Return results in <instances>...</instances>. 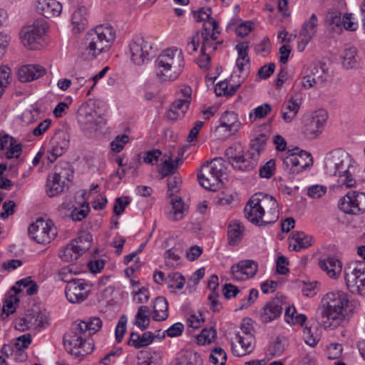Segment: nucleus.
<instances>
[{"mask_svg": "<svg viewBox=\"0 0 365 365\" xmlns=\"http://www.w3.org/2000/svg\"><path fill=\"white\" fill-rule=\"evenodd\" d=\"M245 227L238 220H232L227 227V239L230 245H237L242 240Z\"/></svg>", "mask_w": 365, "mask_h": 365, "instance_id": "473e14b6", "label": "nucleus"}, {"mask_svg": "<svg viewBox=\"0 0 365 365\" xmlns=\"http://www.w3.org/2000/svg\"><path fill=\"white\" fill-rule=\"evenodd\" d=\"M36 11L46 18L59 16L63 6L56 0H38L35 2Z\"/></svg>", "mask_w": 365, "mask_h": 365, "instance_id": "393cba45", "label": "nucleus"}, {"mask_svg": "<svg viewBox=\"0 0 365 365\" xmlns=\"http://www.w3.org/2000/svg\"><path fill=\"white\" fill-rule=\"evenodd\" d=\"M319 267L331 278H337L342 270L341 262L335 257H330L319 262Z\"/></svg>", "mask_w": 365, "mask_h": 365, "instance_id": "c756f323", "label": "nucleus"}, {"mask_svg": "<svg viewBox=\"0 0 365 365\" xmlns=\"http://www.w3.org/2000/svg\"><path fill=\"white\" fill-rule=\"evenodd\" d=\"M68 186V183L55 175L50 174L48 176L46 183V192L49 197H53L63 191L64 188Z\"/></svg>", "mask_w": 365, "mask_h": 365, "instance_id": "58836bf2", "label": "nucleus"}, {"mask_svg": "<svg viewBox=\"0 0 365 365\" xmlns=\"http://www.w3.org/2000/svg\"><path fill=\"white\" fill-rule=\"evenodd\" d=\"M257 269L258 264L255 261L244 259L231 267L230 274L234 280L243 281L255 277Z\"/></svg>", "mask_w": 365, "mask_h": 365, "instance_id": "f3484780", "label": "nucleus"}, {"mask_svg": "<svg viewBox=\"0 0 365 365\" xmlns=\"http://www.w3.org/2000/svg\"><path fill=\"white\" fill-rule=\"evenodd\" d=\"M342 350L341 344L338 343L331 344L327 348L326 354L329 359H336L341 356Z\"/></svg>", "mask_w": 365, "mask_h": 365, "instance_id": "0e129e2a", "label": "nucleus"}, {"mask_svg": "<svg viewBox=\"0 0 365 365\" xmlns=\"http://www.w3.org/2000/svg\"><path fill=\"white\" fill-rule=\"evenodd\" d=\"M129 141V137L127 135H121L117 136L115 140H113L111 143V149L116 153L120 152L125 145L128 143Z\"/></svg>", "mask_w": 365, "mask_h": 365, "instance_id": "774afa93", "label": "nucleus"}, {"mask_svg": "<svg viewBox=\"0 0 365 365\" xmlns=\"http://www.w3.org/2000/svg\"><path fill=\"white\" fill-rule=\"evenodd\" d=\"M220 126L225 128L230 133L237 132L240 127L237 115L234 111H225L220 118Z\"/></svg>", "mask_w": 365, "mask_h": 365, "instance_id": "72a5a7b5", "label": "nucleus"}, {"mask_svg": "<svg viewBox=\"0 0 365 365\" xmlns=\"http://www.w3.org/2000/svg\"><path fill=\"white\" fill-rule=\"evenodd\" d=\"M225 155L230 163L235 169L240 170H250L252 168H245L243 166L250 163L247 154H245L243 146L240 143H235L227 148L225 150Z\"/></svg>", "mask_w": 365, "mask_h": 365, "instance_id": "412c9836", "label": "nucleus"}, {"mask_svg": "<svg viewBox=\"0 0 365 365\" xmlns=\"http://www.w3.org/2000/svg\"><path fill=\"white\" fill-rule=\"evenodd\" d=\"M128 318L125 315H122L117 324L115 327V340L118 343H120L126 331V324Z\"/></svg>", "mask_w": 365, "mask_h": 365, "instance_id": "680f3d73", "label": "nucleus"}, {"mask_svg": "<svg viewBox=\"0 0 365 365\" xmlns=\"http://www.w3.org/2000/svg\"><path fill=\"white\" fill-rule=\"evenodd\" d=\"M155 63L156 76L164 82L177 80L182 74L185 64L182 51L177 48L163 50Z\"/></svg>", "mask_w": 365, "mask_h": 365, "instance_id": "20e7f679", "label": "nucleus"}, {"mask_svg": "<svg viewBox=\"0 0 365 365\" xmlns=\"http://www.w3.org/2000/svg\"><path fill=\"white\" fill-rule=\"evenodd\" d=\"M309 75L314 78L315 81L318 83H323L327 81L328 74L325 68L321 65H314L309 71Z\"/></svg>", "mask_w": 365, "mask_h": 365, "instance_id": "864d4df0", "label": "nucleus"}, {"mask_svg": "<svg viewBox=\"0 0 365 365\" xmlns=\"http://www.w3.org/2000/svg\"><path fill=\"white\" fill-rule=\"evenodd\" d=\"M133 63L140 66L149 62L155 55L157 48L153 42L143 36L134 37L129 44Z\"/></svg>", "mask_w": 365, "mask_h": 365, "instance_id": "6e6552de", "label": "nucleus"}, {"mask_svg": "<svg viewBox=\"0 0 365 365\" xmlns=\"http://www.w3.org/2000/svg\"><path fill=\"white\" fill-rule=\"evenodd\" d=\"M318 18L312 14L309 19L306 20L299 33V42L297 44V50L302 51L310 41L315 36L317 32Z\"/></svg>", "mask_w": 365, "mask_h": 365, "instance_id": "a211bd4d", "label": "nucleus"}, {"mask_svg": "<svg viewBox=\"0 0 365 365\" xmlns=\"http://www.w3.org/2000/svg\"><path fill=\"white\" fill-rule=\"evenodd\" d=\"M205 319L202 314L197 312L190 314L187 319V325L193 329L200 328L203 324Z\"/></svg>", "mask_w": 365, "mask_h": 365, "instance_id": "338daca9", "label": "nucleus"}, {"mask_svg": "<svg viewBox=\"0 0 365 365\" xmlns=\"http://www.w3.org/2000/svg\"><path fill=\"white\" fill-rule=\"evenodd\" d=\"M59 257L65 262H71L77 259L81 254L76 249L75 245L71 241V243L63 247L58 253Z\"/></svg>", "mask_w": 365, "mask_h": 365, "instance_id": "49530a36", "label": "nucleus"}, {"mask_svg": "<svg viewBox=\"0 0 365 365\" xmlns=\"http://www.w3.org/2000/svg\"><path fill=\"white\" fill-rule=\"evenodd\" d=\"M236 343L232 344V351L237 356H242L252 352L254 348L255 335H236Z\"/></svg>", "mask_w": 365, "mask_h": 365, "instance_id": "a878e982", "label": "nucleus"}, {"mask_svg": "<svg viewBox=\"0 0 365 365\" xmlns=\"http://www.w3.org/2000/svg\"><path fill=\"white\" fill-rule=\"evenodd\" d=\"M339 208L344 213L361 215L365 212V192L351 191L342 197Z\"/></svg>", "mask_w": 365, "mask_h": 365, "instance_id": "f8f14e48", "label": "nucleus"}, {"mask_svg": "<svg viewBox=\"0 0 365 365\" xmlns=\"http://www.w3.org/2000/svg\"><path fill=\"white\" fill-rule=\"evenodd\" d=\"M318 83L314 78L309 73H307L302 78L297 80L292 87L297 86L299 91H301V88L307 90L313 88Z\"/></svg>", "mask_w": 365, "mask_h": 365, "instance_id": "052dcab7", "label": "nucleus"}, {"mask_svg": "<svg viewBox=\"0 0 365 365\" xmlns=\"http://www.w3.org/2000/svg\"><path fill=\"white\" fill-rule=\"evenodd\" d=\"M29 235L38 244H48L56 236L57 230L50 220L37 219L29 227Z\"/></svg>", "mask_w": 365, "mask_h": 365, "instance_id": "9b49d317", "label": "nucleus"}, {"mask_svg": "<svg viewBox=\"0 0 365 365\" xmlns=\"http://www.w3.org/2000/svg\"><path fill=\"white\" fill-rule=\"evenodd\" d=\"M46 73V70L41 66L30 64L21 66L18 72L21 82H30L36 80Z\"/></svg>", "mask_w": 365, "mask_h": 365, "instance_id": "bb28decb", "label": "nucleus"}, {"mask_svg": "<svg viewBox=\"0 0 365 365\" xmlns=\"http://www.w3.org/2000/svg\"><path fill=\"white\" fill-rule=\"evenodd\" d=\"M86 15V9L85 6L78 7L72 14L71 21L73 34H79L85 30L87 24Z\"/></svg>", "mask_w": 365, "mask_h": 365, "instance_id": "c9c22d12", "label": "nucleus"}, {"mask_svg": "<svg viewBox=\"0 0 365 365\" xmlns=\"http://www.w3.org/2000/svg\"><path fill=\"white\" fill-rule=\"evenodd\" d=\"M316 332V328H314V331L312 330V327H305L303 329V339L305 343L312 347L316 346L319 340Z\"/></svg>", "mask_w": 365, "mask_h": 365, "instance_id": "6e6d98bb", "label": "nucleus"}, {"mask_svg": "<svg viewBox=\"0 0 365 365\" xmlns=\"http://www.w3.org/2000/svg\"><path fill=\"white\" fill-rule=\"evenodd\" d=\"M298 150V148L289 150L287 156L283 158L284 168L289 173L297 174L313 164L312 156L309 153L305 150L297 153Z\"/></svg>", "mask_w": 365, "mask_h": 365, "instance_id": "9d476101", "label": "nucleus"}, {"mask_svg": "<svg viewBox=\"0 0 365 365\" xmlns=\"http://www.w3.org/2000/svg\"><path fill=\"white\" fill-rule=\"evenodd\" d=\"M91 292V284L84 279H75L68 282L65 287V294L71 303H81L88 297Z\"/></svg>", "mask_w": 365, "mask_h": 365, "instance_id": "4468645a", "label": "nucleus"}, {"mask_svg": "<svg viewBox=\"0 0 365 365\" xmlns=\"http://www.w3.org/2000/svg\"><path fill=\"white\" fill-rule=\"evenodd\" d=\"M225 175V160L222 158H216L202 165L197 174V180L205 189L216 191L221 187L222 178Z\"/></svg>", "mask_w": 365, "mask_h": 365, "instance_id": "423d86ee", "label": "nucleus"}, {"mask_svg": "<svg viewBox=\"0 0 365 365\" xmlns=\"http://www.w3.org/2000/svg\"><path fill=\"white\" fill-rule=\"evenodd\" d=\"M344 279L351 293L365 296V261L351 262L345 267Z\"/></svg>", "mask_w": 365, "mask_h": 365, "instance_id": "0eeeda50", "label": "nucleus"}, {"mask_svg": "<svg viewBox=\"0 0 365 365\" xmlns=\"http://www.w3.org/2000/svg\"><path fill=\"white\" fill-rule=\"evenodd\" d=\"M53 174L68 183L73 178V170L68 162L62 161L54 167Z\"/></svg>", "mask_w": 365, "mask_h": 365, "instance_id": "a19ab883", "label": "nucleus"}, {"mask_svg": "<svg viewBox=\"0 0 365 365\" xmlns=\"http://www.w3.org/2000/svg\"><path fill=\"white\" fill-rule=\"evenodd\" d=\"M22 151V145L12 136L0 133V156L7 159L18 158Z\"/></svg>", "mask_w": 365, "mask_h": 365, "instance_id": "aec40b11", "label": "nucleus"}, {"mask_svg": "<svg viewBox=\"0 0 365 365\" xmlns=\"http://www.w3.org/2000/svg\"><path fill=\"white\" fill-rule=\"evenodd\" d=\"M150 309L147 306L142 305L138 308L135 315V324L140 329L145 330L150 324Z\"/></svg>", "mask_w": 365, "mask_h": 365, "instance_id": "a18cd8bd", "label": "nucleus"}, {"mask_svg": "<svg viewBox=\"0 0 365 365\" xmlns=\"http://www.w3.org/2000/svg\"><path fill=\"white\" fill-rule=\"evenodd\" d=\"M304 96L303 92L297 86L292 87L289 100L284 101L280 108L281 117L285 123H289L297 117Z\"/></svg>", "mask_w": 365, "mask_h": 365, "instance_id": "ddd939ff", "label": "nucleus"}, {"mask_svg": "<svg viewBox=\"0 0 365 365\" xmlns=\"http://www.w3.org/2000/svg\"><path fill=\"white\" fill-rule=\"evenodd\" d=\"M210 46L209 39L207 36H204V41L200 49V55L197 58V63L203 69H207L210 67V53H207V47Z\"/></svg>", "mask_w": 365, "mask_h": 365, "instance_id": "de8ad7c7", "label": "nucleus"}, {"mask_svg": "<svg viewBox=\"0 0 365 365\" xmlns=\"http://www.w3.org/2000/svg\"><path fill=\"white\" fill-rule=\"evenodd\" d=\"M220 34L218 31V24L216 20L203 24V29L202 31V42L204 41V36H207L209 39L210 46L207 47V51L210 53L217 49L219 42H216L217 39V34Z\"/></svg>", "mask_w": 365, "mask_h": 365, "instance_id": "cd10ccee", "label": "nucleus"}, {"mask_svg": "<svg viewBox=\"0 0 365 365\" xmlns=\"http://www.w3.org/2000/svg\"><path fill=\"white\" fill-rule=\"evenodd\" d=\"M92 235L88 232H81L78 237L73 240L72 242L76 247V249L81 254V255L88 250L92 243Z\"/></svg>", "mask_w": 365, "mask_h": 365, "instance_id": "c03bdc74", "label": "nucleus"}, {"mask_svg": "<svg viewBox=\"0 0 365 365\" xmlns=\"http://www.w3.org/2000/svg\"><path fill=\"white\" fill-rule=\"evenodd\" d=\"M168 317V303L163 297L155 298L153 302V319L155 321H164Z\"/></svg>", "mask_w": 365, "mask_h": 365, "instance_id": "f704fd0d", "label": "nucleus"}, {"mask_svg": "<svg viewBox=\"0 0 365 365\" xmlns=\"http://www.w3.org/2000/svg\"><path fill=\"white\" fill-rule=\"evenodd\" d=\"M271 48L270 41L268 37H264L262 41L255 46V51L257 54L265 56L269 53Z\"/></svg>", "mask_w": 365, "mask_h": 365, "instance_id": "e2e57ef3", "label": "nucleus"}, {"mask_svg": "<svg viewBox=\"0 0 365 365\" xmlns=\"http://www.w3.org/2000/svg\"><path fill=\"white\" fill-rule=\"evenodd\" d=\"M101 327L102 321L97 317L81 321L75 325L73 335L64 336L63 342L66 349L75 355L85 356L89 354L93 349V341L89 338Z\"/></svg>", "mask_w": 365, "mask_h": 365, "instance_id": "f03ea898", "label": "nucleus"}, {"mask_svg": "<svg viewBox=\"0 0 365 365\" xmlns=\"http://www.w3.org/2000/svg\"><path fill=\"white\" fill-rule=\"evenodd\" d=\"M262 194L254 195L245 207L244 212L246 218L252 223L259 226L265 225L264 222V210L261 205Z\"/></svg>", "mask_w": 365, "mask_h": 365, "instance_id": "dca6fc26", "label": "nucleus"}, {"mask_svg": "<svg viewBox=\"0 0 365 365\" xmlns=\"http://www.w3.org/2000/svg\"><path fill=\"white\" fill-rule=\"evenodd\" d=\"M327 175L336 178L339 187L350 189L358 185V167L351 155L344 150L338 148L328 153L324 158Z\"/></svg>", "mask_w": 365, "mask_h": 365, "instance_id": "f257e3e1", "label": "nucleus"}, {"mask_svg": "<svg viewBox=\"0 0 365 365\" xmlns=\"http://www.w3.org/2000/svg\"><path fill=\"white\" fill-rule=\"evenodd\" d=\"M217 336V331L213 327L205 328L196 336L197 344L199 345L210 344Z\"/></svg>", "mask_w": 365, "mask_h": 365, "instance_id": "8fccbe9b", "label": "nucleus"}, {"mask_svg": "<svg viewBox=\"0 0 365 365\" xmlns=\"http://www.w3.org/2000/svg\"><path fill=\"white\" fill-rule=\"evenodd\" d=\"M51 148L47 152V160L53 163L58 157L63 155L69 146L68 135L66 133L56 134L51 140Z\"/></svg>", "mask_w": 365, "mask_h": 365, "instance_id": "4be33fe9", "label": "nucleus"}, {"mask_svg": "<svg viewBox=\"0 0 365 365\" xmlns=\"http://www.w3.org/2000/svg\"><path fill=\"white\" fill-rule=\"evenodd\" d=\"M312 240L311 236L303 232H293L288 239L289 248L296 252L307 249L312 245Z\"/></svg>", "mask_w": 365, "mask_h": 365, "instance_id": "c85d7f7f", "label": "nucleus"}, {"mask_svg": "<svg viewBox=\"0 0 365 365\" xmlns=\"http://www.w3.org/2000/svg\"><path fill=\"white\" fill-rule=\"evenodd\" d=\"M265 146V141L260 138H256L252 143V145L247 153L250 163H247L243 167L245 168L253 169L257 164L260 153L264 150Z\"/></svg>", "mask_w": 365, "mask_h": 365, "instance_id": "2f4dec72", "label": "nucleus"}, {"mask_svg": "<svg viewBox=\"0 0 365 365\" xmlns=\"http://www.w3.org/2000/svg\"><path fill=\"white\" fill-rule=\"evenodd\" d=\"M165 263L170 267H175L180 259L179 251L175 248L168 250L164 255Z\"/></svg>", "mask_w": 365, "mask_h": 365, "instance_id": "13d9d810", "label": "nucleus"}, {"mask_svg": "<svg viewBox=\"0 0 365 365\" xmlns=\"http://www.w3.org/2000/svg\"><path fill=\"white\" fill-rule=\"evenodd\" d=\"M327 118L328 114L325 110L315 111L304 125V133L311 138L317 137L322 133Z\"/></svg>", "mask_w": 365, "mask_h": 365, "instance_id": "6ab92c4d", "label": "nucleus"}, {"mask_svg": "<svg viewBox=\"0 0 365 365\" xmlns=\"http://www.w3.org/2000/svg\"><path fill=\"white\" fill-rule=\"evenodd\" d=\"M209 361L214 365H225L227 361V354L220 347L215 348L211 352Z\"/></svg>", "mask_w": 365, "mask_h": 365, "instance_id": "603ef678", "label": "nucleus"}, {"mask_svg": "<svg viewBox=\"0 0 365 365\" xmlns=\"http://www.w3.org/2000/svg\"><path fill=\"white\" fill-rule=\"evenodd\" d=\"M190 103L182 100H175L165 113L168 120L175 121L184 115L189 108Z\"/></svg>", "mask_w": 365, "mask_h": 365, "instance_id": "7c9ffc66", "label": "nucleus"}, {"mask_svg": "<svg viewBox=\"0 0 365 365\" xmlns=\"http://www.w3.org/2000/svg\"><path fill=\"white\" fill-rule=\"evenodd\" d=\"M347 294L338 291L329 292L321 301V323L325 329H334L344 318V309L348 306Z\"/></svg>", "mask_w": 365, "mask_h": 365, "instance_id": "7ed1b4c3", "label": "nucleus"}, {"mask_svg": "<svg viewBox=\"0 0 365 365\" xmlns=\"http://www.w3.org/2000/svg\"><path fill=\"white\" fill-rule=\"evenodd\" d=\"M261 205L264 210V222L274 223L279 218L278 203L274 197L269 195H262L260 197Z\"/></svg>", "mask_w": 365, "mask_h": 365, "instance_id": "b1692460", "label": "nucleus"}, {"mask_svg": "<svg viewBox=\"0 0 365 365\" xmlns=\"http://www.w3.org/2000/svg\"><path fill=\"white\" fill-rule=\"evenodd\" d=\"M178 365H202V359L198 353L192 349L182 350L178 358Z\"/></svg>", "mask_w": 365, "mask_h": 365, "instance_id": "4c0bfd02", "label": "nucleus"}, {"mask_svg": "<svg viewBox=\"0 0 365 365\" xmlns=\"http://www.w3.org/2000/svg\"><path fill=\"white\" fill-rule=\"evenodd\" d=\"M133 302L138 304L146 303L150 298V293L148 288L141 287L137 291H133Z\"/></svg>", "mask_w": 365, "mask_h": 365, "instance_id": "69168bd1", "label": "nucleus"}, {"mask_svg": "<svg viewBox=\"0 0 365 365\" xmlns=\"http://www.w3.org/2000/svg\"><path fill=\"white\" fill-rule=\"evenodd\" d=\"M47 31L44 19L36 20L34 24L21 30L19 36L23 45L31 50H37L42 46V38Z\"/></svg>", "mask_w": 365, "mask_h": 365, "instance_id": "1a4fd4ad", "label": "nucleus"}, {"mask_svg": "<svg viewBox=\"0 0 365 365\" xmlns=\"http://www.w3.org/2000/svg\"><path fill=\"white\" fill-rule=\"evenodd\" d=\"M343 16L340 11H330L326 16V24L333 31L339 33L342 31Z\"/></svg>", "mask_w": 365, "mask_h": 365, "instance_id": "ea45409f", "label": "nucleus"}, {"mask_svg": "<svg viewBox=\"0 0 365 365\" xmlns=\"http://www.w3.org/2000/svg\"><path fill=\"white\" fill-rule=\"evenodd\" d=\"M185 283V278L181 273L178 272L168 274L165 278V284H168L169 288L180 290L184 287Z\"/></svg>", "mask_w": 365, "mask_h": 365, "instance_id": "09e8293b", "label": "nucleus"}, {"mask_svg": "<svg viewBox=\"0 0 365 365\" xmlns=\"http://www.w3.org/2000/svg\"><path fill=\"white\" fill-rule=\"evenodd\" d=\"M359 59L357 50L355 47H349L344 50L342 58L343 67L346 69L354 68L357 66Z\"/></svg>", "mask_w": 365, "mask_h": 365, "instance_id": "37998d69", "label": "nucleus"}, {"mask_svg": "<svg viewBox=\"0 0 365 365\" xmlns=\"http://www.w3.org/2000/svg\"><path fill=\"white\" fill-rule=\"evenodd\" d=\"M154 338L155 336L151 331H145L142 335H140L136 332H132L128 341V344L135 347V349H140L150 345L153 342Z\"/></svg>", "mask_w": 365, "mask_h": 365, "instance_id": "e433bc0d", "label": "nucleus"}, {"mask_svg": "<svg viewBox=\"0 0 365 365\" xmlns=\"http://www.w3.org/2000/svg\"><path fill=\"white\" fill-rule=\"evenodd\" d=\"M192 16L195 21H205L204 24L211 21L212 20H215L211 17V9L210 8H201L197 11H194L192 12Z\"/></svg>", "mask_w": 365, "mask_h": 365, "instance_id": "bf43d9fd", "label": "nucleus"}, {"mask_svg": "<svg viewBox=\"0 0 365 365\" xmlns=\"http://www.w3.org/2000/svg\"><path fill=\"white\" fill-rule=\"evenodd\" d=\"M272 110V107L269 103H264L253 109L250 113V118L261 119L265 118Z\"/></svg>", "mask_w": 365, "mask_h": 365, "instance_id": "4d7b16f0", "label": "nucleus"}, {"mask_svg": "<svg viewBox=\"0 0 365 365\" xmlns=\"http://www.w3.org/2000/svg\"><path fill=\"white\" fill-rule=\"evenodd\" d=\"M28 314L29 319L30 321V327H31V329L43 327L47 323V317L42 313L33 312Z\"/></svg>", "mask_w": 365, "mask_h": 365, "instance_id": "5fc2aeb1", "label": "nucleus"}, {"mask_svg": "<svg viewBox=\"0 0 365 365\" xmlns=\"http://www.w3.org/2000/svg\"><path fill=\"white\" fill-rule=\"evenodd\" d=\"M78 123L85 129H95V127L103 123V118L98 113L93 105L84 103L78 110Z\"/></svg>", "mask_w": 365, "mask_h": 365, "instance_id": "2eb2a0df", "label": "nucleus"}, {"mask_svg": "<svg viewBox=\"0 0 365 365\" xmlns=\"http://www.w3.org/2000/svg\"><path fill=\"white\" fill-rule=\"evenodd\" d=\"M115 36V32L111 26L101 24L87 32L82 47L91 58H95L102 52L109 49Z\"/></svg>", "mask_w": 365, "mask_h": 365, "instance_id": "39448f33", "label": "nucleus"}, {"mask_svg": "<svg viewBox=\"0 0 365 365\" xmlns=\"http://www.w3.org/2000/svg\"><path fill=\"white\" fill-rule=\"evenodd\" d=\"M19 302V298L16 294L10 291L4 302L2 308L3 312L6 315L14 313L16 311Z\"/></svg>", "mask_w": 365, "mask_h": 365, "instance_id": "3c124183", "label": "nucleus"}, {"mask_svg": "<svg viewBox=\"0 0 365 365\" xmlns=\"http://www.w3.org/2000/svg\"><path fill=\"white\" fill-rule=\"evenodd\" d=\"M170 203L172 210L169 213V219L173 221L182 220L185 216L186 210L181 197H172Z\"/></svg>", "mask_w": 365, "mask_h": 365, "instance_id": "79ce46f5", "label": "nucleus"}, {"mask_svg": "<svg viewBox=\"0 0 365 365\" xmlns=\"http://www.w3.org/2000/svg\"><path fill=\"white\" fill-rule=\"evenodd\" d=\"M282 300L275 297L268 302L260 310L259 318L262 323L267 324L278 319L283 310Z\"/></svg>", "mask_w": 365, "mask_h": 365, "instance_id": "5701e85b", "label": "nucleus"}]
</instances>
